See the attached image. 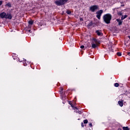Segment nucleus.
Segmentation results:
<instances>
[{
	"label": "nucleus",
	"instance_id": "20e7f679",
	"mask_svg": "<svg viewBox=\"0 0 130 130\" xmlns=\"http://www.w3.org/2000/svg\"><path fill=\"white\" fill-rule=\"evenodd\" d=\"M99 7L97 5H93V6H91L89 10L90 11H91V12H92V13H94V12H95V11H96V10H98Z\"/></svg>",
	"mask_w": 130,
	"mask_h": 130
},
{
	"label": "nucleus",
	"instance_id": "9b49d317",
	"mask_svg": "<svg viewBox=\"0 0 130 130\" xmlns=\"http://www.w3.org/2000/svg\"><path fill=\"white\" fill-rule=\"evenodd\" d=\"M126 18H127V15H122V17L121 18V21L124 20V19H126Z\"/></svg>",
	"mask_w": 130,
	"mask_h": 130
},
{
	"label": "nucleus",
	"instance_id": "7c9ffc66",
	"mask_svg": "<svg viewBox=\"0 0 130 130\" xmlns=\"http://www.w3.org/2000/svg\"><path fill=\"white\" fill-rule=\"evenodd\" d=\"M91 23H89V24H88L89 26H91Z\"/></svg>",
	"mask_w": 130,
	"mask_h": 130
},
{
	"label": "nucleus",
	"instance_id": "5701e85b",
	"mask_svg": "<svg viewBox=\"0 0 130 130\" xmlns=\"http://www.w3.org/2000/svg\"><path fill=\"white\" fill-rule=\"evenodd\" d=\"M81 126L84 127V123H83V122L81 123Z\"/></svg>",
	"mask_w": 130,
	"mask_h": 130
},
{
	"label": "nucleus",
	"instance_id": "f8f14e48",
	"mask_svg": "<svg viewBox=\"0 0 130 130\" xmlns=\"http://www.w3.org/2000/svg\"><path fill=\"white\" fill-rule=\"evenodd\" d=\"M93 41L92 42H94V43H100V42L98 41L97 39L95 38L93 39Z\"/></svg>",
	"mask_w": 130,
	"mask_h": 130
},
{
	"label": "nucleus",
	"instance_id": "6ab92c4d",
	"mask_svg": "<svg viewBox=\"0 0 130 130\" xmlns=\"http://www.w3.org/2000/svg\"><path fill=\"white\" fill-rule=\"evenodd\" d=\"M84 123L86 124V123H88V120L85 119L83 121Z\"/></svg>",
	"mask_w": 130,
	"mask_h": 130
},
{
	"label": "nucleus",
	"instance_id": "0eeeda50",
	"mask_svg": "<svg viewBox=\"0 0 130 130\" xmlns=\"http://www.w3.org/2000/svg\"><path fill=\"white\" fill-rule=\"evenodd\" d=\"M95 33H96L98 36H103V33H102V31L101 30H96Z\"/></svg>",
	"mask_w": 130,
	"mask_h": 130
},
{
	"label": "nucleus",
	"instance_id": "a211bd4d",
	"mask_svg": "<svg viewBox=\"0 0 130 130\" xmlns=\"http://www.w3.org/2000/svg\"><path fill=\"white\" fill-rule=\"evenodd\" d=\"M23 65L26 67L27 66V63H26V60L23 61Z\"/></svg>",
	"mask_w": 130,
	"mask_h": 130
},
{
	"label": "nucleus",
	"instance_id": "f3484780",
	"mask_svg": "<svg viewBox=\"0 0 130 130\" xmlns=\"http://www.w3.org/2000/svg\"><path fill=\"white\" fill-rule=\"evenodd\" d=\"M117 55H118V56H121V53L117 52Z\"/></svg>",
	"mask_w": 130,
	"mask_h": 130
},
{
	"label": "nucleus",
	"instance_id": "aec40b11",
	"mask_svg": "<svg viewBox=\"0 0 130 130\" xmlns=\"http://www.w3.org/2000/svg\"><path fill=\"white\" fill-rule=\"evenodd\" d=\"M114 86L115 87H118V86H119V84H118V83H115Z\"/></svg>",
	"mask_w": 130,
	"mask_h": 130
},
{
	"label": "nucleus",
	"instance_id": "6e6552de",
	"mask_svg": "<svg viewBox=\"0 0 130 130\" xmlns=\"http://www.w3.org/2000/svg\"><path fill=\"white\" fill-rule=\"evenodd\" d=\"M116 21L118 22L119 26L122 25V21L121 20H120L119 18L117 19Z\"/></svg>",
	"mask_w": 130,
	"mask_h": 130
},
{
	"label": "nucleus",
	"instance_id": "f03ea898",
	"mask_svg": "<svg viewBox=\"0 0 130 130\" xmlns=\"http://www.w3.org/2000/svg\"><path fill=\"white\" fill-rule=\"evenodd\" d=\"M0 18H5V19H8L9 20H12V18L13 17L12 16V15H11V13H6L5 12H2L0 14Z\"/></svg>",
	"mask_w": 130,
	"mask_h": 130
},
{
	"label": "nucleus",
	"instance_id": "9d476101",
	"mask_svg": "<svg viewBox=\"0 0 130 130\" xmlns=\"http://www.w3.org/2000/svg\"><path fill=\"white\" fill-rule=\"evenodd\" d=\"M119 106L122 107L123 106V101H118V102Z\"/></svg>",
	"mask_w": 130,
	"mask_h": 130
},
{
	"label": "nucleus",
	"instance_id": "b1692460",
	"mask_svg": "<svg viewBox=\"0 0 130 130\" xmlns=\"http://www.w3.org/2000/svg\"><path fill=\"white\" fill-rule=\"evenodd\" d=\"M3 5V1H0V6H2Z\"/></svg>",
	"mask_w": 130,
	"mask_h": 130
},
{
	"label": "nucleus",
	"instance_id": "393cba45",
	"mask_svg": "<svg viewBox=\"0 0 130 130\" xmlns=\"http://www.w3.org/2000/svg\"><path fill=\"white\" fill-rule=\"evenodd\" d=\"M72 107H74V105L72 104H70Z\"/></svg>",
	"mask_w": 130,
	"mask_h": 130
},
{
	"label": "nucleus",
	"instance_id": "2f4dec72",
	"mask_svg": "<svg viewBox=\"0 0 130 130\" xmlns=\"http://www.w3.org/2000/svg\"><path fill=\"white\" fill-rule=\"evenodd\" d=\"M118 130H121V128H119Z\"/></svg>",
	"mask_w": 130,
	"mask_h": 130
},
{
	"label": "nucleus",
	"instance_id": "f257e3e1",
	"mask_svg": "<svg viewBox=\"0 0 130 130\" xmlns=\"http://www.w3.org/2000/svg\"><path fill=\"white\" fill-rule=\"evenodd\" d=\"M111 19H112V16H111V14L109 13L105 14L103 16L104 22H105V23L106 24H110Z\"/></svg>",
	"mask_w": 130,
	"mask_h": 130
},
{
	"label": "nucleus",
	"instance_id": "39448f33",
	"mask_svg": "<svg viewBox=\"0 0 130 130\" xmlns=\"http://www.w3.org/2000/svg\"><path fill=\"white\" fill-rule=\"evenodd\" d=\"M103 13V10H100L99 11H97L96 12V18H98V19H99V20H100V19H101V15H102V14Z\"/></svg>",
	"mask_w": 130,
	"mask_h": 130
},
{
	"label": "nucleus",
	"instance_id": "4be33fe9",
	"mask_svg": "<svg viewBox=\"0 0 130 130\" xmlns=\"http://www.w3.org/2000/svg\"><path fill=\"white\" fill-rule=\"evenodd\" d=\"M89 125L90 126V127H92V123H89Z\"/></svg>",
	"mask_w": 130,
	"mask_h": 130
},
{
	"label": "nucleus",
	"instance_id": "423d86ee",
	"mask_svg": "<svg viewBox=\"0 0 130 130\" xmlns=\"http://www.w3.org/2000/svg\"><path fill=\"white\" fill-rule=\"evenodd\" d=\"M98 44H100V43L92 42V43H91V47L92 48H96V47H97V46H98Z\"/></svg>",
	"mask_w": 130,
	"mask_h": 130
},
{
	"label": "nucleus",
	"instance_id": "ddd939ff",
	"mask_svg": "<svg viewBox=\"0 0 130 130\" xmlns=\"http://www.w3.org/2000/svg\"><path fill=\"white\" fill-rule=\"evenodd\" d=\"M6 7H8L9 8L12 7V4H11L10 3H8L6 5Z\"/></svg>",
	"mask_w": 130,
	"mask_h": 130
},
{
	"label": "nucleus",
	"instance_id": "2eb2a0df",
	"mask_svg": "<svg viewBox=\"0 0 130 130\" xmlns=\"http://www.w3.org/2000/svg\"><path fill=\"white\" fill-rule=\"evenodd\" d=\"M66 13L68 14V15H71V14H72V12H71V11L70 10H68Z\"/></svg>",
	"mask_w": 130,
	"mask_h": 130
},
{
	"label": "nucleus",
	"instance_id": "412c9836",
	"mask_svg": "<svg viewBox=\"0 0 130 130\" xmlns=\"http://www.w3.org/2000/svg\"><path fill=\"white\" fill-rule=\"evenodd\" d=\"M84 47H85V46H84L83 45H82L80 46V48H82V49L84 48Z\"/></svg>",
	"mask_w": 130,
	"mask_h": 130
},
{
	"label": "nucleus",
	"instance_id": "bb28decb",
	"mask_svg": "<svg viewBox=\"0 0 130 130\" xmlns=\"http://www.w3.org/2000/svg\"><path fill=\"white\" fill-rule=\"evenodd\" d=\"M127 54H128V55H130V52H128V53H127Z\"/></svg>",
	"mask_w": 130,
	"mask_h": 130
},
{
	"label": "nucleus",
	"instance_id": "a878e982",
	"mask_svg": "<svg viewBox=\"0 0 130 130\" xmlns=\"http://www.w3.org/2000/svg\"><path fill=\"white\" fill-rule=\"evenodd\" d=\"M80 21H83V18H80Z\"/></svg>",
	"mask_w": 130,
	"mask_h": 130
},
{
	"label": "nucleus",
	"instance_id": "c756f323",
	"mask_svg": "<svg viewBox=\"0 0 130 130\" xmlns=\"http://www.w3.org/2000/svg\"><path fill=\"white\" fill-rule=\"evenodd\" d=\"M63 90V88H61V90L62 91Z\"/></svg>",
	"mask_w": 130,
	"mask_h": 130
},
{
	"label": "nucleus",
	"instance_id": "c85d7f7f",
	"mask_svg": "<svg viewBox=\"0 0 130 130\" xmlns=\"http://www.w3.org/2000/svg\"><path fill=\"white\" fill-rule=\"evenodd\" d=\"M28 32H30V31H31V30L29 29V30H28Z\"/></svg>",
	"mask_w": 130,
	"mask_h": 130
},
{
	"label": "nucleus",
	"instance_id": "7ed1b4c3",
	"mask_svg": "<svg viewBox=\"0 0 130 130\" xmlns=\"http://www.w3.org/2000/svg\"><path fill=\"white\" fill-rule=\"evenodd\" d=\"M68 1V0H58L55 2V4H56L57 6H62L63 5H64Z\"/></svg>",
	"mask_w": 130,
	"mask_h": 130
},
{
	"label": "nucleus",
	"instance_id": "4468645a",
	"mask_svg": "<svg viewBox=\"0 0 130 130\" xmlns=\"http://www.w3.org/2000/svg\"><path fill=\"white\" fill-rule=\"evenodd\" d=\"M122 128L123 130H129V128H128V127H127V126L123 127Z\"/></svg>",
	"mask_w": 130,
	"mask_h": 130
},
{
	"label": "nucleus",
	"instance_id": "dca6fc26",
	"mask_svg": "<svg viewBox=\"0 0 130 130\" xmlns=\"http://www.w3.org/2000/svg\"><path fill=\"white\" fill-rule=\"evenodd\" d=\"M117 14L118 16H122V13H121V12H119Z\"/></svg>",
	"mask_w": 130,
	"mask_h": 130
},
{
	"label": "nucleus",
	"instance_id": "473e14b6",
	"mask_svg": "<svg viewBox=\"0 0 130 130\" xmlns=\"http://www.w3.org/2000/svg\"><path fill=\"white\" fill-rule=\"evenodd\" d=\"M79 114H81V112H79Z\"/></svg>",
	"mask_w": 130,
	"mask_h": 130
},
{
	"label": "nucleus",
	"instance_id": "1a4fd4ad",
	"mask_svg": "<svg viewBox=\"0 0 130 130\" xmlns=\"http://www.w3.org/2000/svg\"><path fill=\"white\" fill-rule=\"evenodd\" d=\"M33 23H34L33 20H29L28 21V24H29L28 26V28H31V26H32V25H33Z\"/></svg>",
	"mask_w": 130,
	"mask_h": 130
},
{
	"label": "nucleus",
	"instance_id": "cd10ccee",
	"mask_svg": "<svg viewBox=\"0 0 130 130\" xmlns=\"http://www.w3.org/2000/svg\"><path fill=\"white\" fill-rule=\"evenodd\" d=\"M74 109H77L78 110V108H77V107H74Z\"/></svg>",
	"mask_w": 130,
	"mask_h": 130
}]
</instances>
